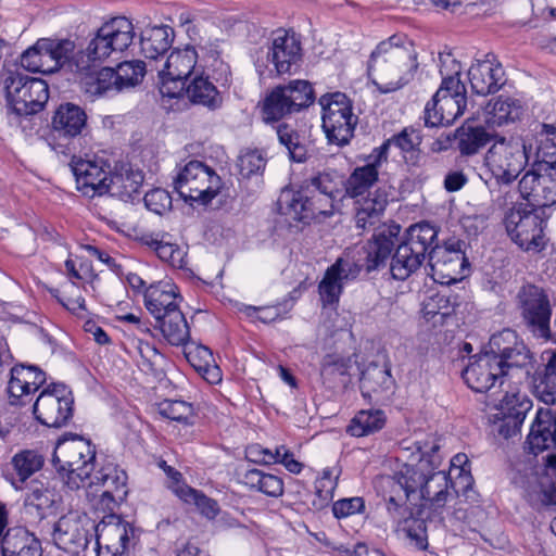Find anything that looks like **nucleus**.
Returning a JSON list of instances; mask_svg holds the SVG:
<instances>
[{
	"instance_id": "obj_1",
	"label": "nucleus",
	"mask_w": 556,
	"mask_h": 556,
	"mask_svg": "<svg viewBox=\"0 0 556 556\" xmlns=\"http://www.w3.org/2000/svg\"><path fill=\"white\" fill-rule=\"evenodd\" d=\"M50 534L58 548L73 556L83 555L93 539L97 556H131L139 540L138 530L117 515H109L97 523L78 510L61 516Z\"/></svg>"
},
{
	"instance_id": "obj_2",
	"label": "nucleus",
	"mask_w": 556,
	"mask_h": 556,
	"mask_svg": "<svg viewBox=\"0 0 556 556\" xmlns=\"http://www.w3.org/2000/svg\"><path fill=\"white\" fill-rule=\"evenodd\" d=\"M403 453L409 452L408 462H416L417 495L413 516L420 518L425 532L427 522L443 525L446 504L455 497L454 483L441 466L440 445L434 440L425 442L403 441Z\"/></svg>"
},
{
	"instance_id": "obj_3",
	"label": "nucleus",
	"mask_w": 556,
	"mask_h": 556,
	"mask_svg": "<svg viewBox=\"0 0 556 556\" xmlns=\"http://www.w3.org/2000/svg\"><path fill=\"white\" fill-rule=\"evenodd\" d=\"M416 462L404 465L393 476H380L375 481L377 492L382 496L388 516L418 549L428 547V534L420 518L413 516L417 495Z\"/></svg>"
},
{
	"instance_id": "obj_4",
	"label": "nucleus",
	"mask_w": 556,
	"mask_h": 556,
	"mask_svg": "<svg viewBox=\"0 0 556 556\" xmlns=\"http://www.w3.org/2000/svg\"><path fill=\"white\" fill-rule=\"evenodd\" d=\"M417 67V53L412 47L382 41L370 54L368 75L375 77L381 93H390L413 80Z\"/></svg>"
},
{
	"instance_id": "obj_5",
	"label": "nucleus",
	"mask_w": 556,
	"mask_h": 556,
	"mask_svg": "<svg viewBox=\"0 0 556 556\" xmlns=\"http://www.w3.org/2000/svg\"><path fill=\"white\" fill-rule=\"evenodd\" d=\"M442 84L425 108V125H451L463 115L467 99L465 85L459 79L462 66L451 54L441 55Z\"/></svg>"
},
{
	"instance_id": "obj_6",
	"label": "nucleus",
	"mask_w": 556,
	"mask_h": 556,
	"mask_svg": "<svg viewBox=\"0 0 556 556\" xmlns=\"http://www.w3.org/2000/svg\"><path fill=\"white\" fill-rule=\"evenodd\" d=\"M96 455V446L90 440L70 433L58 440L52 464L68 489L79 490L93 483Z\"/></svg>"
},
{
	"instance_id": "obj_7",
	"label": "nucleus",
	"mask_w": 556,
	"mask_h": 556,
	"mask_svg": "<svg viewBox=\"0 0 556 556\" xmlns=\"http://www.w3.org/2000/svg\"><path fill=\"white\" fill-rule=\"evenodd\" d=\"M87 119L85 110L79 105L61 103L51 121V148L64 155H74L86 149L91 138Z\"/></svg>"
},
{
	"instance_id": "obj_8",
	"label": "nucleus",
	"mask_w": 556,
	"mask_h": 556,
	"mask_svg": "<svg viewBox=\"0 0 556 556\" xmlns=\"http://www.w3.org/2000/svg\"><path fill=\"white\" fill-rule=\"evenodd\" d=\"M502 367L505 378H515L516 382L528 381L534 368V355L513 329H503L491 336L486 345Z\"/></svg>"
},
{
	"instance_id": "obj_9",
	"label": "nucleus",
	"mask_w": 556,
	"mask_h": 556,
	"mask_svg": "<svg viewBox=\"0 0 556 556\" xmlns=\"http://www.w3.org/2000/svg\"><path fill=\"white\" fill-rule=\"evenodd\" d=\"M135 37L132 23L125 16L112 18L102 25L85 50L78 51L76 66L90 70L97 62H102L112 53L123 52Z\"/></svg>"
},
{
	"instance_id": "obj_10",
	"label": "nucleus",
	"mask_w": 556,
	"mask_h": 556,
	"mask_svg": "<svg viewBox=\"0 0 556 556\" xmlns=\"http://www.w3.org/2000/svg\"><path fill=\"white\" fill-rule=\"evenodd\" d=\"M3 84L8 109L16 115L36 114L48 102L49 87L43 79L29 77L18 70H7Z\"/></svg>"
},
{
	"instance_id": "obj_11",
	"label": "nucleus",
	"mask_w": 556,
	"mask_h": 556,
	"mask_svg": "<svg viewBox=\"0 0 556 556\" xmlns=\"http://www.w3.org/2000/svg\"><path fill=\"white\" fill-rule=\"evenodd\" d=\"M504 224L511 241L522 251L534 254L544 250L546 222L539 208L518 203L505 215Z\"/></svg>"
},
{
	"instance_id": "obj_12",
	"label": "nucleus",
	"mask_w": 556,
	"mask_h": 556,
	"mask_svg": "<svg viewBox=\"0 0 556 556\" xmlns=\"http://www.w3.org/2000/svg\"><path fill=\"white\" fill-rule=\"evenodd\" d=\"M174 188L186 202L206 205L219 193L222 179L213 168L192 160L177 174Z\"/></svg>"
},
{
	"instance_id": "obj_13",
	"label": "nucleus",
	"mask_w": 556,
	"mask_h": 556,
	"mask_svg": "<svg viewBox=\"0 0 556 556\" xmlns=\"http://www.w3.org/2000/svg\"><path fill=\"white\" fill-rule=\"evenodd\" d=\"M323 109V129L329 143L346 146L354 136L358 117L353 113L351 100L342 92L324 94L319 99Z\"/></svg>"
},
{
	"instance_id": "obj_14",
	"label": "nucleus",
	"mask_w": 556,
	"mask_h": 556,
	"mask_svg": "<svg viewBox=\"0 0 556 556\" xmlns=\"http://www.w3.org/2000/svg\"><path fill=\"white\" fill-rule=\"evenodd\" d=\"M314 99L313 87L307 80L295 79L288 85L277 86L263 101V121L265 123L278 122L309 106Z\"/></svg>"
},
{
	"instance_id": "obj_15",
	"label": "nucleus",
	"mask_w": 556,
	"mask_h": 556,
	"mask_svg": "<svg viewBox=\"0 0 556 556\" xmlns=\"http://www.w3.org/2000/svg\"><path fill=\"white\" fill-rule=\"evenodd\" d=\"M527 163L525 143L504 137L496 139L484 155V165L498 185L514 182Z\"/></svg>"
},
{
	"instance_id": "obj_16",
	"label": "nucleus",
	"mask_w": 556,
	"mask_h": 556,
	"mask_svg": "<svg viewBox=\"0 0 556 556\" xmlns=\"http://www.w3.org/2000/svg\"><path fill=\"white\" fill-rule=\"evenodd\" d=\"M334 197L318 191L283 189L277 200L278 212L293 220L309 223L332 214Z\"/></svg>"
},
{
	"instance_id": "obj_17",
	"label": "nucleus",
	"mask_w": 556,
	"mask_h": 556,
	"mask_svg": "<svg viewBox=\"0 0 556 556\" xmlns=\"http://www.w3.org/2000/svg\"><path fill=\"white\" fill-rule=\"evenodd\" d=\"M516 305L533 336L547 341L551 337L552 306L545 290L532 283L521 286L516 295Z\"/></svg>"
},
{
	"instance_id": "obj_18",
	"label": "nucleus",
	"mask_w": 556,
	"mask_h": 556,
	"mask_svg": "<svg viewBox=\"0 0 556 556\" xmlns=\"http://www.w3.org/2000/svg\"><path fill=\"white\" fill-rule=\"evenodd\" d=\"M465 242L450 239L443 245L435 244L429 252L430 275L441 285L455 283L469 273V262L465 255Z\"/></svg>"
},
{
	"instance_id": "obj_19",
	"label": "nucleus",
	"mask_w": 556,
	"mask_h": 556,
	"mask_svg": "<svg viewBox=\"0 0 556 556\" xmlns=\"http://www.w3.org/2000/svg\"><path fill=\"white\" fill-rule=\"evenodd\" d=\"M74 399L72 392L62 383L45 387L34 404V415L43 426L61 428L73 417Z\"/></svg>"
},
{
	"instance_id": "obj_20",
	"label": "nucleus",
	"mask_w": 556,
	"mask_h": 556,
	"mask_svg": "<svg viewBox=\"0 0 556 556\" xmlns=\"http://www.w3.org/2000/svg\"><path fill=\"white\" fill-rule=\"evenodd\" d=\"M198 61L194 47L175 49L168 55L164 67L159 71L160 92L163 97L182 96L187 79L193 73Z\"/></svg>"
},
{
	"instance_id": "obj_21",
	"label": "nucleus",
	"mask_w": 556,
	"mask_h": 556,
	"mask_svg": "<svg viewBox=\"0 0 556 556\" xmlns=\"http://www.w3.org/2000/svg\"><path fill=\"white\" fill-rule=\"evenodd\" d=\"M71 156L77 188L90 197L106 194L112 170L109 160L98 154L86 159H76V154Z\"/></svg>"
},
{
	"instance_id": "obj_22",
	"label": "nucleus",
	"mask_w": 556,
	"mask_h": 556,
	"mask_svg": "<svg viewBox=\"0 0 556 556\" xmlns=\"http://www.w3.org/2000/svg\"><path fill=\"white\" fill-rule=\"evenodd\" d=\"M400 231L401 226L395 223L382 224L375 228L371 239L358 252L366 273L369 274L387 266L399 242Z\"/></svg>"
},
{
	"instance_id": "obj_23",
	"label": "nucleus",
	"mask_w": 556,
	"mask_h": 556,
	"mask_svg": "<svg viewBox=\"0 0 556 556\" xmlns=\"http://www.w3.org/2000/svg\"><path fill=\"white\" fill-rule=\"evenodd\" d=\"M502 367L496 364V358L488 348L479 355L473 356L463 370V379L467 386L476 392H486L504 384L505 377Z\"/></svg>"
},
{
	"instance_id": "obj_24",
	"label": "nucleus",
	"mask_w": 556,
	"mask_h": 556,
	"mask_svg": "<svg viewBox=\"0 0 556 556\" xmlns=\"http://www.w3.org/2000/svg\"><path fill=\"white\" fill-rule=\"evenodd\" d=\"M301 42L294 33L278 30L271 45L267 47L266 58L271 62L278 75L291 73L302 58Z\"/></svg>"
},
{
	"instance_id": "obj_25",
	"label": "nucleus",
	"mask_w": 556,
	"mask_h": 556,
	"mask_svg": "<svg viewBox=\"0 0 556 556\" xmlns=\"http://www.w3.org/2000/svg\"><path fill=\"white\" fill-rule=\"evenodd\" d=\"M422 138L418 130L413 127H405L400 132L387 139L380 147L371 152V157H377V162H387L389 149L395 147L400 150L406 164L419 166L420 163V144Z\"/></svg>"
},
{
	"instance_id": "obj_26",
	"label": "nucleus",
	"mask_w": 556,
	"mask_h": 556,
	"mask_svg": "<svg viewBox=\"0 0 556 556\" xmlns=\"http://www.w3.org/2000/svg\"><path fill=\"white\" fill-rule=\"evenodd\" d=\"M556 447V415L551 409L540 408L531 424L526 448L533 455L551 452Z\"/></svg>"
},
{
	"instance_id": "obj_27",
	"label": "nucleus",
	"mask_w": 556,
	"mask_h": 556,
	"mask_svg": "<svg viewBox=\"0 0 556 556\" xmlns=\"http://www.w3.org/2000/svg\"><path fill=\"white\" fill-rule=\"evenodd\" d=\"M143 174L127 163H115L110 172L108 192L122 201H134L139 195Z\"/></svg>"
},
{
	"instance_id": "obj_28",
	"label": "nucleus",
	"mask_w": 556,
	"mask_h": 556,
	"mask_svg": "<svg viewBox=\"0 0 556 556\" xmlns=\"http://www.w3.org/2000/svg\"><path fill=\"white\" fill-rule=\"evenodd\" d=\"M388 204V193L382 188H376L354 202L355 224L362 230L377 228Z\"/></svg>"
},
{
	"instance_id": "obj_29",
	"label": "nucleus",
	"mask_w": 556,
	"mask_h": 556,
	"mask_svg": "<svg viewBox=\"0 0 556 556\" xmlns=\"http://www.w3.org/2000/svg\"><path fill=\"white\" fill-rule=\"evenodd\" d=\"M143 296L146 308L155 319L179 308L180 296L177 287L170 282L159 281L150 285Z\"/></svg>"
},
{
	"instance_id": "obj_30",
	"label": "nucleus",
	"mask_w": 556,
	"mask_h": 556,
	"mask_svg": "<svg viewBox=\"0 0 556 556\" xmlns=\"http://www.w3.org/2000/svg\"><path fill=\"white\" fill-rule=\"evenodd\" d=\"M468 77L472 91L479 96L494 93L505 83L503 67L501 64H493L490 59L472 64Z\"/></svg>"
},
{
	"instance_id": "obj_31",
	"label": "nucleus",
	"mask_w": 556,
	"mask_h": 556,
	"mask_svg": "<svg viewBox=\"0 0 556 556\" xmlns=\"http://www.w3.org/2000/svg\"><path fill=\"white\" fill-rule=\"evenodd\" d=\"M46 382V374L37 366L17 365L11 369L8 392L11 399L21 400L39 390Z\"/></svg>"
},
{
	"instance_id": "obj_32",
	"label": "nucleus",
	"mask_w": 556,
	"mask_h": 556,
	"mask_svg": "<svg viewBox=\"0 0 556 556\" xmlns=\"http://www.w3.org/2000/svg\"><path fill=\"white\" fill-rule=\"evenodd\" d=\"M1 556H41L40 542L26 529H8L0 544Z\"/></svg>"
},
{
	"instance_id": "obj_33",
	"label": "nucleus",
	"mask_w": 556,
	"mask_h": 556,
	"mask_svg": "<svg viewBox=\"0 0 556 556\" xmlns=\"http://www.w3.org/2000/svg\"><path fill=\"white\" fill-rule=\"evenodd\" d=\"M545 364L538 368L530 379L535 395L545 404L556 402V352H545L542 355Z\"/></svg>"
},
{
	"instance_id": "obj_34",
	"label": "nucleus",
	"mask_w": 556,
	"mask_h": 556,
	"mask_svg": "<svg viewBox=\"0 0 556 556\" xmlns=\"http://www.w3.org/2000/svg\"><path fill=\"white\" fill-rule=\"evenodd\" d=\"M377 161L370 153L368 163L352 172L345 184V192L350 198L356 199L372 192L370 188L378 180V167L383 163Z\"/></svg>"
},
{
	"instance_id": "obj_35",
	"label": "nucleus",
	"mask_w": 556,
	"mask_h": 556,
	"mask_svg": "<svg viewBox=\"0 0 556 556\" xmlns=\"http://www.w3.org/2000/svg\"><path fill=\"white\" fill-rule=\"evenodd\" d=\"M84 71L81 89L91 99L118 93L114 68L103 67L97 72Z\"/></svg>"
},
{
	"instance_id": "obj_36",
	"label": "nucleus",
	"mask_w": 556,
	"mask_h": 556,
	"mask_svg": "<svg viewBox=\"0 0 556 556\" xmlns=\"http://www.w3.org/2000/svg\"><path fill=\"white\" fill-rule=\"evenodd\" d=\"M174 29L167 25L146 28L141 34V52L147 59L156 60L172 46Z\"/></svg>"
},
{
	"instance_id": "obj_37",
	"label": "nucleus",
	"mask_w": 556,
	"mask_h": 556,
	"mask_svg": "<svg viewBox=\"0 0 556 556\" xmlns=\"http://www.w3.org/2000/svg\"><path fill=\"white\" fill-rule=\"evenodd\" d=\"M424 261L425 258L412 248L397 242L390 261L389 270L391 277L395 280L404 281L420 268Z\"/></svg>"
},
{
	"instance_id": "obj_38",
	"label": "nucleus",
	"mask_w": 556,
	"mask_h": 556,
	"mask_svg": "<svg viewBox=\"0 0 556 556\" xmlns=\"http://www.w3.org/2000/svg\"><path fill=\"white\" fill-rule=\"evenodd\" d=\"M56 503L55 492L39 481H31L29 492L25 498V507L29 514H34L37 518L43 519L49 514L54 513Z\"/></svg>"
},
{
	"instance_id": "obj_39",
	"label": "nucleus",
	"mask_w": 556,
	"mask_h": 556,
	"mask_svg": "<svg viewBox=\"0 0 556 556\" xmlns=\"http://www.w3.org/2000/svg\"><path fill=\"white\" fill-rule=\"evenodd\" d=\"M186 93L188 99L194 103L215 110L222 104V97L214 86L208 80V77L203 75L194 76L191 81L185 85L182 94Z\"/></svg>"
},
{
	"instance_id": "obj_40",
	"label": "nucleus",
	"mask_w": 556,
	"mask_h": 556,
	"mask_svg": "<svg viewBox=\"0 0 556 556\" xmlns=\"http://www.w3.org/2000/svg\"><path fill=\"white\" fill-rule=\"evenodd\" d=\"M163 337L172 345H186L190 339V329L180 308L155 319Z\"/></svg>"
},
{
	"instance_id": "obj_41",
	"label": "nucleus",
	"mask_w": 556,
	"mask_h": 556,
	"mask_svg": "<svg viewBox=\"0 0 556 556\" xmlns=\"http://www.w3.org/2000/svg\"><path fill=\"white\" fill-rule=\"evenodd\" d=\"M491 139V134L481 126H462L455 132L456 146L463 156H471L479 153Z\"/></svg>"
},
{
	"instance_id": "obj_42",
	"label": "nucleus",
	"mask_w": 556,
	"mask_h": 556,
	"mask_svg": "<svg viewBox=\"0 0 556 556\" xmlns=\"http://www.w3.org/2000/svg\"><path fill=\"white\" fill-rule=\"evenodd\" d=\"M387 421V417L381 409L359 410L346 427V432L355 438L370 435L380 431Z\"/></svg>"
},
{
	"instance_id": "obj_43",
	"label": "nucleus",
	"mask_w": 556,
	"mask_h": 556,
	"mask_svg": "<svg viewBox=\"0 0 556 556\" xmlns=\"http://www.w3.org/2000/svg\"><path fill=\"white\" fill-rule=\"evenodd\" d=\"M486 113L490 115L486 119L489 124L502 126L519 119L523 114V106L517 99L501 96L495 102L488 104Z\"/></svg>"
},
{
	"instance_id": "obj_44",
	"label": "nucleus",
	"mask_w": 556,
	"mask_h": 556,
	"mask_svg": "<svg viewBox=\"0 0 556 556\" xmlns=\"http://www.w3.org/2000/svg\"><path fill=\"white\" fill-rule=\"evenodd\" d=\"M438 230L427 222L419 223L409 227L404 245L412 248L417 254L426 258V254L435 247Z\"/></svg>"
},
{
	"instance_id": "obj_45",
	"label": "nucleus",
	"mask_w": 556,
	"mask_h": 556,
	"mask_svg": "<svg viewBox=\"0 0 556 556\" xmlns=\"http://www.w3.org/2000/svg\"><path fill=\"white\" fill-rule=\"evenodd\" d=\"M93 483L86 485V488H93L102 485L106 491V494H113L117 496L119 501H124L127 495V475L125 471L117 469L116 467L108 466L97 471L93 476Z\"/></svg>"
},
{
	"instance_id": "obj_46",
	"label": "nucleus",
	"mask_w": 556,
	"mask_h": 556,
	"mask_svg": "<svg viewBox=\"0 0 556 556\" xmlns=\"http://www.w3.org/2000/svg\"><path fill=\"white\" fill-rule=\"evenodd\" d=\"M242 479L247 486L267 496L279 497L283 494V481L276 475L266 473L258 469H249Z\"/></svg>"
},
{
	"instance_id": "obj_47",
	"label": "nucleus",
	"mask_w": 556,
	"mask_h": 556,
	"mask_svg": "<svg viewBox=\"0 0 556 556\" xmlns=\"http://www.w3.org/2000/svg\"><path fill=\"white\" fill-rule=\"evenodd\" d=\"M174 493L187 504H193L200 514L212 520L220 511L218 503L206 496L202 491L193 489L187 484L176 485Z\"/></svg>"
},
{
	"instance_id": "obj_48",
	"label": "nucleus",
	"mask_w": 556,
	"mask_h": 556,
	"mask_svg": "<svg viewBox=\"0 0 556 556\" xmlns=\"http://www.w3.org/2000/svg\"><path fill=\"white\" fill-rule=\"evenodd\" d=\"M531 407L532 402L527 394L519 391H506L500 401L498 414L496 416L510 417L517 422L523 424Z\"/></svg>"
},
{
	"instance_id": "obj_49",
	"label": "nucleus",
	"mask_w": 556,
	"mask_h": 556,
	"mask_svg": "<svg viewBox=\"0 0 556 556\" xmlns=\"http://www.w3.org/2000/svg\"><path fill=\"white\" fill-rule=\"evenodd\" d=\"M539 136L536 154L540 161L536 165L546 172L551 166L556 167V126L542 124Z\"/></svg>"
},
{
	"instance_id": "obj_50",
	"label": "nucleus",
	"mask_w": 556,
	"mask_h": 556,
	"mask_svg": "<svg viewBox=\"0 0 556 556\" xmlns=\"http://www.w3.org/2000/svg\"><path fill=\"white\" fill-rule=\"evenodd\" d=\"M279 142L288 149L290 159L294 162H304L307 157V149L304 137L291 125L282 123L277 127Z\"/></svg>"
},
{
	"instance_id": "obj_51",
	"label": "nucleus",
	"mask_w": 556,
	"mask_h": 556,
	"mask_svg": "<svg viewBox=\"0 0 556 556\" xmlns=\"http://www.w3.org/2000/svg\"><path fill=\"white\" fill-rule=\"evenodd\" d=\"M45 463L43 456L34 450H24L15 454L12 465L17 475V481L23 484L35 472L39 471Z\"/></svg>"
},
{
	"instance_id": "obj_52",
	"label": "nucleus",
	"mask_w": 556,
	"mask_h": 556,
	"mask_svg": "<svg viewBox=\"0 0 556 556\" xmlns=\"http://www.w3.org/2000/svg\"><path fill=\"white\" fill-rule=\"evenodd\" d=\"M114 74L118 92H121L141 83L146 75V64L140 60L125 61L114 68Z\"/></svg>"
},
{
	"instance_id": "obj_53",
	"label": "nucleus",
	"mask_w": 556,
	"mask_h": 556,
	"mask_svg": "<svg viewBox=\"0 0 556 556\" xmlns=\"http://www.w3.org/2000/svg\"><path fill=\"white\" fill-rule=\"evenodd\" d=\"M392 384L390 368L377 364L368 365L361 376V388L368 392L389 389Z\"/></svg>"
},
{
	"instance_id": "obj_54",
	"label": "nucleus",
	"mask_w": 556,
	"mask_h": 556,
	"mask_svg": "<svg viewBox=\"0 0 556 556\" xmlns=\"http://www.w3.org/2000/svg\"><path fill=\"white\" fill-rule=\"evenodd\" d=\"M549 170L540 169V166L536 165L533 169L527 172L519 181L518 188L521 197L526 199L529 203V207L535 206L536 195L541 194V190L543 189V178L545 175H548Z\"/></svg>"
},
{
	"instance_id": "obj_55",
	"label": "nucleus",
	"mask_w": 556,
	"mask_h": 556,
	"mask_svg": "<svg viewBox=\"0 0 556 556\" xmlns=\"http://www.w3.org/2000/svg\"><path fill=\"white\" fill-rule=\"evenodd\" d=\"M53 56L58 61V70L66 68L70 72L83 73L84 68L76 66L78 52H75V42L70 39H52Z\"/></svg>"
},
{
	"instance_id": "obj_56",
	"label": "nucleus",
	"mask_w": 556,
	"mask_h": 556,
	"mask_svg": "<svg viewBox=\"0 0 556 556\" xmlns=\"http://www.w3.org/2000/svg\"><path fill=\"white\" fill-rule=\"evenodd\" d=\"M160 414L165 418L184 424H191L193 407L190 403L179 400H166L159 406Z\"/></svg>"
},
{
	"instance_id": "obj_57",
	"label": "nucleus",
	"mask_w": 556,
	"mask_h": 556,
	"mask_svg": "<svg viewBox=\"0 0 556 556\" xmlns=\"http://www.w3.org/2000/svg\"><path fill=\"white\" fill-rule=\"evenodd\" d=\"M343 281H341L334 274V270L328 268L325 273L323 280L319 282L318 291L323 304L333 305L339 302L343 289Z\"/></svg>"
},
{
	"instance_id": "obj_58",
	"label": "nucleus",
	"mask_w": 556,
	"mask_h": 556,
	"mask_svg": "<svg viewBox=\"0 0 556 556\" xmlns=\"http://www.w3.org/2000/svg\"><path fill=\"white\" fill-rule=\"evenodd\" d=\"M237 166L242 177L250 178L263 173L266 159L258 150H247L239 155Z\"/></svg>"
},
{
	"instance_id": "obj_59",
	"label": "nucleus",
	"mask_w": 556,
	"mask_h": 556,
	"mask_svg": "<svg viewBox=\"0 0 556 556\" xmlns=\"http://www.w3.org/2000/svg\"><path fill=\"white\" fill-rule=\"evenodd\" d=\"M351 368V358L338 354H327L320 364V376L325 381H331L337 376L348 375Z\"/></svg>"
},
{
	"instance_id": "obj_60",
	"label": "nucleus",
	"mask_w": 556,
	"mask_h": 556,
	"mask_svg": "<svg viewBox=\"0 0 556 556\" xmlns=\"http://www.w3.org/2000/svg\"><path fill=\"white\" fill-rule=\"evenodd\" d=\"M156 255L173 267L182 268L187 252L176 243L159 241L154 247Z\"/></svg>"
},
{
	"instance_id": "obj_61",
	"label": "nucleus",
	"mask_w": 556,
	"mask_h": 556,
	"mask_svg": "<svg viewBox=\"0 0 556 556\" xmlns=\"http://www.w3.org/2000/svg\"><path fill=\"white\" fill-rule=\"evenodd\" d=\"M292 303L286 301L281 304L273 305V306H248L245 308V313L248 316L252 317L254 314L258 313L257 319L262 323H271L278 319H282L285 315L291 309Z\"/></svg>"
},
{
	"instance_id": "obj_62",
	"label": "nucleus",
	"mask_w": 556,
	"mask_h": 556,
	"mask_svg": "<svg viewBox=\"0 0 556 556\" xmlns=\"http://www.w3.org/2000/svg\"><path fill=\"white\" fill-rule=\"evenodd\" d=\"M143 201L146 207L157 215H163L172 208L170 194L161 188H155L147 192Z\"/></svg>"
},
{
	"instance_id": "obj_63",
	"label": "nucleus",
	"mask_w": 556,
	"mask_h": 556,
	"mask_svg": "<svg viewBox=\"0 0 556 556\" xmlns=\"http://www.w3.org/2000/svg\"><path fill=\"white\" fill-rule=\"evenodd\" d=\"M548 170V175L543 178L541 194L535 199L536 208L556 204V167L551 166Z\"/></svg>"
},
{
	"instance_id": "obj_64",
	"label": "nucleus",
	"mask_w": 556,
	"mask_h": 556,
	"mask_svg": "<svg viewBox=\"0 0 556 556\" xmlns=\"http://www.w3.org/2000/svg\"><path fill=\"white\" fill-rule=\"evenodd\" d=\"M185 356L190 365L199 371L204 366L214 363L213 354L211 350L204 345H184Z\"/></svg>"
}]
</instances>
